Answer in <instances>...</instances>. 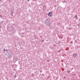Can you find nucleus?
Segmentation results:
<instances>
[{
    "label": "nucleus",
    "instance_id": "14",
    "mask_svg": "<svg viewBox=\"0 0 80 80\" xmlns=\"http://www.w3.org/2000/svg\"><path fill=\"white\" fill-rule=\"evenodd\" d=\"M1 28V27H0V30Z\"/></svg>",
    "mask_w": 80,
    "mask_h": 80
},
{
    "label": "nucleus",
    "instance_id": "4",
    "mask_svg": "<svg viewBox=\"0 0 80 80\" xmlns=\"http://www.w3.org/2000/svg\"><path fill=\"white\" fill-rule=\"evenodd\" d=\"M70 70H68L67 71V72L68 73H70Z\"/></svg>",
    "mask_w": 80,
    "mask_h": 80
},
{
    "label": "nucleus",
    "instance_id": "1",
    "mask_svg": "<svg viewBox=\"0 0 80 80\" xmlns=\"http://www.w3.org/2000/svg\"><path fill=\"white\" fill-rule=\"evenodd\" d=\"M45 23L48 27H50V21L49 20L46 19Z\"/></svg>",
    "mask_w": 80,
    "mask_h": 80
},
{
    "label": "nucleus",
    "instance_id": "11",
    "mask_svg": "<svg viewBox=\"0 0 80 80\" xmlns=\"http://www.w3.org/2000/svg\"><path fill=\"white\" fill-rule=\"evenodd\" d=\"M9 57H11V55H9Z\"/></svg>",
    "mask_w": 80,
    "mask_h": 80
},
{
    "label": "nucleus",
    "instance_id": "12",
    "mask_svg": "<svg viewBox=\"0 0 80 80\" xmlns=\"http://www.w3.org/2000/svg\"><path fill=\"white\" fill-rule=\"evenodd\" d=\"M51 27H52V26H51Z\"/></svg>",
    "mask_w": 80,
    "mask_h": 80
},
{
    "label": "nucleus",
    "instance_id": "10",
    "mask_svg": "<svg viewBox=\"0 0 80 80\" xmlns=\"http://www.w3.org/2000/svg\"><path fill=\"white\" fill-rule=\"evenodd\" d=\"M78 27L80 26V24H78Z\"/></svg>",
    "mask_w": 80,
    "mask_h": 80
},
{
    "label": "nucleus",
    "instance_id": "9",
    "mask_svg": "<svg viewBox=\"0 0 80 80\" xmlns=\"http://www.w3.org/2000/svg\"><path fill=\"white\" fill-rule=\"evenodd\" d=\"M75 18H77V16H75Z\"/></svg>",
    "mask_w": 80,
    "mask_h": 80
},
{
    "label": "nucleus",
    "instance_id": "17",
    "mask_svg": "<svg viewBox=\"0 0 80 80\" xmlns=\"http://www.w3.org/2000/svg\"><path fill=\"white\" fill-rule=\"evenodd\" d=\"M1 1H2V0H0V1L1 2Z\"/></svg>",
    "mask_w": 80,
    "mask_h": 80
},
{
    "label": "nucleus",
    "instance_id": "6",
    "mask_svg": "<svg viewBox=\"0 0 80 80\" xmlns=\"http://www.w3.org/2000/svg\"><path fill=\"white\" fill-rule=\"evenodd\" d=\"M3 51L5 52V48H3Z\"/></svg>",
    "mask_w": 80,
    "mask_h": 80
},
{
    "label": "nucleus",
    "instance_id": "16",
    "mask_svg": "<svg viewBox=\"0 0 80 80\" xmlns=\"http://www.w3.org/2000/svg\"><path fill=\"white\" fill-rule=\"evenodd\" d=\"M30 0H28V1H29Z\"/></svg>",
    "mask_w": 80,
    "mask_h": 80
},
{
    "label": "nucleus",
    "instance_id": "8",
    "mask_svg": "<svg viewBox=\"0 0 80 80\" xmlns=\"http://www.w3.org/2000/svg\"><path fill=\"white\" fill-rule=\"evenodd\" d=\"M34 38L35 39H37V37H34Z\"/></svg>",
    "mask_w": 80,
    "mask_h": 80
},
{
    "label": "nucleus",
    "instance_id": "5",
    "mask_svg": "<svg viewBox=\"0 0 80 80\" xmlns=\"http://www.w3.org/2000/svg\"><path fill=\"white\" fill-rule=\"evenodd\" d=\"M64 3H67V2L66 1H65V0H64L63 1Z\"/></svg>",
    "mask_w": 80,
    "mask_h": 80
},
{
    "label": "nucleus",
    "instance_id": "13",
    "mask_svg": "<svg viewBox=\"0 0 80 80\" xmlns=\"http://www.w3.org/2000/svg\"><path fill=\"white\" fill-rule=\"evenodd\" d=\"M43 40H42V42H43Z\"/></svg>",
    "mask_w": 80,
    "mask_h": 80
},
{
    "label": "nucleus",
    "instance_id": "2",
    "mask_svg": "<svg viewBox=\"0 0 80 80\" xmlns=\"http://www.w3.org/2000/svg\"><path fill=\"white\" fill-rule=\"evenodd\" d=\"M48 15L49 17H51L52 16V12H49L48 14Z\"/></svg>",
    "mask_w": 80,
    "mask_h": 80
},
{
    "label": "nucleus",
    "instance_id": "3",
    "mask_svg": "<svg viewBox=\"0 0 80 80\" xmlns=\"http://www.w3.org/2000/svg\"><path fill=\"white\" fill-rule=\"evenodd\" d=\"M72 56L74 58H75L77 56V54L76 53H73V54Z\"/></svg>",
    "mask_w": 80,
    "mask_h": 80
},
{
    "label": "nucleus",
    "instance_id": "15",
    "mask_svg": "<svg viewBox=\"0 0 80 80\" xmlns=\"http://www.w3.org/2000/svg\"><path fill=\"white\" fill-rule=\"evenodd\" d=\"M67 0V1H68V0Z\"/></svg>",
    "mask_w": 80,
    "mask_h": 80
},
{
    "label": "nucleus",
    "instance_id": "7",
    "mask_svg": "<svg viewBox=\"0 0 80 80\" xmlns=\"http://www.w3.org/2000/svg\"><path fill=\"white\" fill-rule=\"evenodd\" d=\"M0 17H1V18H2V15H0Z\"/></svg>",
    "mask_w": 80,
    "mask_h": 80
}]
</instances>
